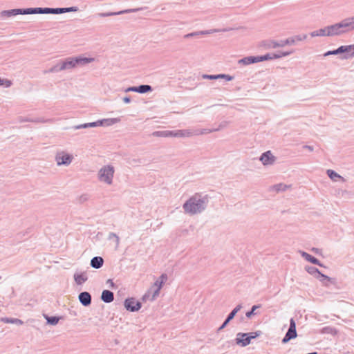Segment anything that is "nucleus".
I'll return each instance as SVG.
<instances>
[{"label":"nucleus","instance_id":"nucleus-44","mask_svg":"<svg viewBox=\"0 0 354 354\" xmlns=\"http://www.w3.org/2000/svg\"><path fill=\"white\" fill-rule=\"evenodd\" d=\"M113 238L115 239L116 245H118L119 243H120V238H119V236L116 234H115L114 232H110L109 234V236H108V239L111 240V239H112Z\"/></svg>","mask_w":354,"mask_h":354},{"label":"nucleus","instance_id":"nucleus-12","mask_svg":"<svg viewBox=\"0 0 354 354\" xmlns=\"http://www.w3.org/2000/svg\"><path fill=\"white\" fill-rule=\"evenodd\" d=\"M78 299L83 306L87 307L91 304V295L86 291L82 292L78 295Z\"/></svg>","mask_w":354,"mask_h":354},{"label":"nucleus","instance_id":"nucleus-13","mask_svg":"<svg viewBox=\"0 0 354 354\" xmlns=\"http://www.w3.org/2000/svg\"><path fill=\"white\" fill-rule=\"evenodd\" d=\"M250 337H248L246 333H239L235 339L236 344L243 347L246 346L250 344Z\"/></svg>","mask_w":354,"mask_h":354},{"label":"nucleus","instance_id":"nucleus-40","mask_svg":"<svg viewBox=\"0 0 354 354\" xmlns=\"http://www.w3.org/2000/svg\"><path fill=\"white\" fill-rule=\"evenodd\" d=\"M62 14L66 13V12H77L79 10L78 7L77 6H72V7H67V8H62Z\"/></svg>","mask_w":354,"mask_h":354},{"label":"nucleus","instance_id":"nucleus-59","mask_svg":"<svg viewBox=\"0 0 354 354\" xmlns=\"http://www.w3.org/2000/svg\"><path fill=\"white\" fill-rule=\"evenodd\" d=\"M311 251L313 252L314 253H315L316 254H321V253H322V250L319 248H313L311 249Z\"/></svg>","mask_w":354,"mask_h":354},{"label":"nucleus","instance_id":"nucleus-28","mask_svg":"<svg viewBox=\"0 0 354 354\" xmlns=\"http://www.w3.org/2000/svg\"><path fill=\"white\" fill-rule=\"evenodd\" d=\"M44 317L46 320V323L49 325H52V326H55L56 325L59 319H60V317H57V316H48L47 315H44Z\"/></svg>","mask_w":354,"mask_h":354},{"label":"nucleus","instance_id":"nucleus-42","mask_svg":"<svg viewBox=\"0 0 354 354\" xmlns=\"http://www.w3.org/2000/svg\"><path fill=\"white\" fill-rule=\"evenodd\" d=\"M328 28L327 26L320 28L318 30L319 37H329V34H328Z\"/></svg>","mask_w":354,"mask_h":354},{"label":"nucleus","instance_id":"nucleus-38","mask_svg":"<svg viewBox=\"0 0 354 354\" xmlns=\"http://www.w3.org/2000/svg\"><path fill=\"white\" fill-rule=\"evenodd\" d=\"M260 305H254L251 310L248 311L246 313H245V316L248 317V318H251L252 316L254 315L256 313H254L255 310H257V308H260Z\"/></svg>","mask_w":354,"mask_h":354},{"label":"nucleus","instance_id":"nucleus-45","mask_svg":"<svg viewBox=\"0 0 354 354\" xmlns=\"http://www.w3.org/2000/svg\"><path fill=\"white\" fill-rule=\"evenodd\" d=\"M292 53V51H290V52H280L279 53H274V57H276V59H279V58H281L283 57L288 56Z\"/></svg>","mask_w":354,"mask_h":354},{"label":"nucleus","instance_id":"nucleus-14","mask_svg":"<svg viewBox=\"0 0 354 354\" xmlns=\"http://www.w3.org/2000/svg\"><path fill=\"white\" fill-rule=\"evenodd\" d=\"M316 279H318L320 282H322L323 286L326 287L329 286L330 284L334 285L336 283V279L335 278H331L322 273L320 271Z\"/></svg>","mask_w":354,"mask_h":354},{"label":"nucleus","instance_id":"nucleus-19","mask_svg":"<svg viewBox=\"0 0 354 354\" xmlns=\"http://www.w3.org/2000/svg\"><path fill=\"white\" fill-rule=\"evenodd\" d=\"M19 121L24 122H31L35 123H45L51 121L50 119H44L43 118H29V117H20Z\"/></svg>","mask_w":354,"mask_h":354},{"label":"nucleus","instance_id":"nucleus-39","mask_svg":"<svg viewBox=\"0 0 354 354\" xmlns=\"http://www.w3.org/2000/svg\"><path fill=\"white\" fill-rule=\"evenodd\" d=\"M152 136L155 137L167 138V130L153 131Z\"/></svg>","mask_w":354,"mask_h":354},{"label":"nucleus","instance_id":"nucleus-51","mask_svg":"<svg viewBox=\"0 0 354 354\" xmlns=\"http://www.w3.org/2000/svg\"><path fill=\"white\" fill-rule=\"evenodd\" d=\"M217 32H218V30H217V29H210V30H207L199 31V33L201 34V35H209V34H212V33Z\"/></svg>","mask_w":354,"mask_h":354},{"label":"nucleus","instance_id":"nucleus-26","mask_svg":"<svg viewBox=\"0 0 354 354\" xmlns=\"http://www.w3.org/2000/svg\"><path fill=\"white\" fill-rule=\"evenodd\" d=\"M0 321L6 324H14L17 325H22L24 322L21 319L12 317H1Z\"/></svg>","mask_w":354,"mask_h":354},{"label":"nucleus","instance_id":"nucleus-27","mask_svg":"<svg viewBox=\"0 0 354 354\" xmlns=\"http://www.w3.org/2000/svg\"><path fill=\"white\" fill-rule=\"evenodd\" d=\"M326 174L333 181H337L339 179H341L342 181H344V178L341 176L339 174H337L335 171L332 169H328L326 171Z\"/></svg>","mask_w":354,"mask_h":354},{"label":"nucleus","instance_id":"nucleus-4","mask_svg":"<svg viewBox=\"0 0 354 354\" xmlns=\"http://www.w3.org/2000/svg\"><path fill=\"white\" fill-rule=\"evenodd\" d=\"M293 44H294V40L289 39L288 38H287L286 39H284V40H281L279 41L268 40V41H263L262 42V45L267 49L276 48L277 47H283L286 45H293Z\"/></svg>","mask_w":354,"mask_h":354},{"label":"nucleus","instance_id":"nucleus-32","mask_svg":"<svg viewBox=\"0 0 354 354\" xmlns=\"http://www.w3.org/2000/svg\"><path fill=\"white\" fill-rule=\"evenodd\" d=\"M288 187L289 186L283 183H278L272 186L270 189L279 192L281 191H286Z\"/></svg>","mask_w":354,"mask_h":354},{"label":"nucleus","instance_id":"nucleus-10","mask_svg":"<svg viewBox=\"0 0 354 354\" xmlns=\"http://www.w3.org/2000/svg\"><path fill=\"white\" fill-rule=\"evenodd\" d=\"M342 59H347L349 58L354 57V44L340 46Z\"/></svg>","mask_w":354,"mask_h":354},{"label":"nucleus","instance_id":"nucleus-48","mask_svg":"<svg viewBox=\"0 0 354 354\" xmlns=\"http://www.w3.org/2000/svg\"><path fill=\"white\" fill-rule=\"evenodd\" d=\"M88 128V123H84L78 125H75L71 127V129L77 130L81 129H86Z\"/></svg>","mask_w":354,"mask_h":354},{"label":"nucleus","instance_id":"nucleus-62","mask_svg":"<svg viewBox=\"0 0 354 354\" xmlns=\"http://www.w3.org/2000/svg\"><path fill=\"white\" fill-rule=\"evenodd\" d=\"M310 36L312 37H319L318 30L311 32H310Z\"/></svg>","mask_w":354,"mask_h":354},{"label":"nucleus","instance_id":"nucleus-31","mask_svg":"<svg viewBox=\"0 0 354 354\" xmlns=\"http://www.w3.org/2000/svg\"><path fill=\"white\" fill-rule=\"evenodd\" d=\"M242 308V305H237L227 316L226 319L229 321H231L234 319L236 313Z\"/></svg>","mask_w":354,"mask_h":354},{"label":"nucleus","instance_id":"nucleus-41","mask_svg":"<svg viewBox=\"0 0 354 354\" xmlns=\"http://www.w3.org/2000/svg\"><path fill=\"white\" fill-rule=\"evenodd\" d=\"M306 37H307L306 35H295L294 37H290L288 39H293L294 40V44H295L296 43V41L304 40V39H306Z\"/></svg>","mask_w":354,"mask_h":354},{"label":"nucleus","instance_id":"nucleus-46","mask_svg":"<svg viewBox=\"0 0 354 354\" xmlns=\"http://www.w3.org/2000/svg\"><path fill=\"white\" fill-rule=\"evenodd\" d=\"M248 61H249L250 64L260 62L259 55L258 56H248Z\"/></svg>","mask_w":354,"mask_h":354},{"label":"nucleus","instance_id":"nucleus-3","mask_svg":"<svg viewBox=\"0 0 354 354\" xmlns=\"http://www.w3.org/2000/svg\"><path fill=\"white\" fill-rule=\"evenodd\" d=\"M114 172L115 170L113 166H104L100 169L98 172V179L101 182H104L108 185H111L113 182Z\"/></svg>","mask_w":354,"mask_h":354},{"label":"nucleus","instance_id":"nucleus-16","mask_svg":"<svg viewBox=\"0 0 354 354\" xmlns=\"http://www.w3.org/2000/svg\"><path fill=\"white\" fill-rule=\"evenodd\" d=\"M120 121V119L118 118H107V119H102L96 121L97 127H109L113 125Z\"/></svg>","mask_w":354,"mask_h":354},{"label":"nucleus","instance_id":"nucleus-36","mask_svg":"<svg viewBox=\"0 0 354 354\" xmlns=\"http://www.w3.org/2000/svg\"><path fill=\"white\" fill-rule=\"evenodd\" d=\"M339 54H342V50H341L340 46L338 47L337 49H335L333 50H328V51L326 52L324 54V56L326 57V56H329V55H339Z\"/></svg>","mask_w":354,"mask_h":354},{"label":"nucleus","instance_id":"nucleus-61","mask_svg":"<svg viewBox=\"0 0 354 354\" xmlns=\"http://www.w3.org/2000/svg\"><path fill=\"white\" fill-rule=\"evenodd\" d=\"M35 14H42V8H34Z\"/></svg>","mask_w":354,"mask_h":354},{"label":"nucleus","instance_id":"nucleus-9","mask_svg":"<svg viewBox=\"0 0 354 354\" xmlns=\"http://www.w3.org/2000/svg\"><path fill=\"white\" fill-rule=\"evenodd\" d=\"M167 279V276L166 274H162L160 277L154 283V286L156 287V288L154 290L153 296H152V300H153L160 293V290L161 288L162 287V285L164 284L165 281Z\"/></svg>","mask_w":354,"mask_h":354},{"label":"nucleus","instance_id":"nucleus-20","mask_svg":"<svg viewBox=\"0 0 354 354\" xmlns=\"http://www.w3.org/2000/svg\"><path fill=\"white\" fill-rule=\"evenodd\" d=\"M101 299L104 303H111L114 299V294L111 290H104L101 295Z\"/></svg>","mask_w":354,"mask_h":354},{"label":"nucleus","instance_id":"nucleus-33","mask_svg":"<svg viewBox=\"0 0 354 354\" xmlns=\"http://www.w3.org/2000/svg\"><path fill=\"white\" fill-rule=\"evenodd\" d=\"M62 71H64L62 68V64L61 61L57 64L56 65L53 66V67L50 68L48 71V73H58Z\"/></svg>","mask_w":354,"mask_h":354},{"label":"nucleus","instance_id":"nucleus-63","mask_svg":"<svg viewBox=\"0 0 354 354\" xmlns=\"http://www.w3.org/2000/svg\"><path fill=\"white\" fill-rule=\"evenodd\" d=\"M88 128L89 127H97L96 121L92 122H88Z\"/></svg>","mask_w":354,"mask_h":354},{"label":"nucleus","instance_id":"nucleus-35","mask_svg":"<svg viewBox=\"0 0 354 354\" xmlns=\"http://www.w3.org/2000/svg\"><path fill=\"white\" fill-rule=\"evenodd\" d=\"M321 332L324 334H335L337 331L336 329L333 327L326 326L322 329Z\"/></svg>","mask_w":354,"mask_h":354},{"label":"nucleus","instance_id":"nucleus-53","mask_svg":"<svg viewBox=\"0 0 354 354\" xmlns=\"http://www.w3.org/2000/svg\"><path fill=\"white\" fill-rule=\"evenodd\" d=\"M248 57H243L238 61V64L245 65V66L249 65L250 64L249 61H248Z\"/></svg>","mask_w":354,"mask_h":354},{"label":"nucleus","instance_id":"nucleus-58","mask_svg":"<svg viewBox=\"0 0 354 354\" xmlns=\"http://www.w3.org/2000/svg\"><path fill=\"white\" fill-rule=\"evenodd\" d=\"M42 14H51V8H42Z\"/></svg>","mask_w":354,"mask_h":354},{"label":"nucleus","instance_id":"nucleus-7","mask_svg":"<svg viewBox=\"0 0 354 354\" xmlns=\"http://www.w3.org/2000/svg\"><path fill=\"white\" fill-rule=\"evenodd\" d=\"M145 9H147V7H144V8L142 7V8H138L126 9V10L118 11V12H100V13H98L97 15L100 17H106L120 15H122V14L138 12L140 10H143Z\"/></svg>","mask_w":354,"mask_h":354},{"label":"nucleus","instance_id":"nucleus-64","mask_svg":"<svg viewBox=\"0 0 354 354\" xmlns=\"http://www.w3.org/2000/svg\"><path fill=\"white\" fill-rule=\"evenodd\" d=\"M304 149H307L308 150L313 151V147L310 145H304L303 147Z\"/></svg>","mask_w":354,"mask_h":354},{"label":"nucleus","instance_id":"nucleus-55","mask_svg":"<svg viewBox=\"0 0 354 354\" xmlns=\"http://www.w3.org/2000/svg\"><path fill=\"white\" fill-rule=\"evenodd\" d=\"M230 321H229L227 319H225L223 323L220 326V327L218 328V331H221L223 328H225L227 324L230 323Z\"/></svg>","mask_w":354,"mask_h":354},{"label":"nucleus","instance_id":"nucleus-5","mask_svg":"<svg viewBox=\"0 0 354 354\" xmlns=\"http://www.w3.org/2000/svg\"><path fill=\"white\" fill-rule=\"evenodd\" d=\"M297 336V333L296 330V322L294 318H291L290 319L289 328L288 329V331L285 334V336L283 337L281 342L283 344H286L291 339L296 338Z\"/></svg>","mask_w":354,"mask_h":354},{"label":"nucleus","instance_id":"nucleus-43","mask_svg":"<svg viewBox=\"0 0 354 354\" xmlns=\"http://www.w3.org/2000/svg\"><path fill=\"white\" fill-rule=\"evenodd\" d=\"M35 14L34 8H21V15H33Z\"/></svg>","mask_w":354,"mask_h":354},{"label":"nucleus","instance_id":"nucleus-54","mask_svg":"<svg viewBox=\"0 0 354 354\" xmlns=\"http://www.w3.org/2000/svg\"><path fill=\"white\" fill-rule=\"evenodd\" d=\"M198 35H201V34L199 33V31L188 33V34L185 35L184 36V37L185 38H190V37H196V36H198Z\"/></svg>","mask_w":354,"mask_h":354},{"label":"nucleus","instance_id":"nucleus-34","mask_svg":"<svg viewBox=\"0 0 354 354\" xmlns=\"http://www.w3.org/2000/svg\"><path fill=\"white\" fill-rule=\"evenodd\" d=\"M274 53H267L263 55H259V61L263 62V61H266V60H270V59H276V57H274Z\"/></svg>","mask_w":354,"mask_h":354},{"label":"nucleus","instance_id":"nucleus-8","mask_svg":"<svg viewBox=\"0 0 354 354\" xmlns=\"http://www.w3.org/2000/svg\"><path fill=\"white\" fill-rule=\"evenodd\" d=\"M73 158L72 155L64 151L57 153L55 156V160L58 165H68L72 162Z\"/></svg>","mask_w":354,"mask_h":354},{"label":"nucleus","instance_id":"nucleus-52","mask_svg":"<svg viewBox=\"0 0 354 354\" xmlns=\"http://www.w3.org/2000/svg\"><path fill=\"white\" fill-rule=\"evenodd\" d=\"M51 14H53V15L62 14V8H51Z\"/></svg>","mask_w":354,"mask_h":354},{"label":"nucleus","instance_id":"nucleus-25","mask_svg":"<svg viewBox=\"0 0 354 354\" xmlns=\"http://www.w3.org/2000/svg\"><path fill=\"white\" fill-rule=\"evenodd\" d=\"M74 279L77 285H82L87 281L88 277L85 273H75L74 274Z\"/></svg>","mask_w":354,"mask_h":354},{"label":"nucleus","instance_id":"nucleus-2","mask_svg":"<svg viewBox=\"0 0 354 354\" xmlns=\"http://www.w3.org/2000/svg\"><path fill=\"white\" fill-rule=\"evenodd\" d=\"M93 57H86L82 56L70 57L61 61L64 70H69L78 66H85L92 62Z\"/></svg>","mask_w":354,"mask_h":354},{"label":"nucleus","instance_id":"nucleus-11","mask_svg":"<svg viewBox=\"0 0 354 354\" xmlns=\"http://www.w3.org/2000/svg\"><path fill=\"white\" fill-rule=\"evenodd\" d=\"M259 160L263 165H270L274 163L275 157L272 154L270 151H267L261 155Z\"/></svg>","mask_w":354,"mask_h":354},{"label":"nucleus","instance_id":"nucleus-22","mask_svg":"<svg viewBox=\"0 0 354 354\" xmlns=\"http://www.w3.org/2000/svg\"><path fill=\"white\" fill-rule=\"evenodd\" d=\"M104 259L101 257H95L91 259L90 265L92 268L99 269L102 267Z\"/></svg>","mask_w":354,"mask_h":354},{"label":"nucleus","instance_id":"nucleus-29","mask_svg":"<svg viewBox=\"0 0 354 354\" xmlns=\"http://www.w3.org/2000/svg\"><path fill=\"white\" fill-rule=\"evenodd\" d=\"M137 88H138L137 93H142V94L146 93L148 92H151L153 91L151 86L148 85V84H142V85L137 86Z\"/></svg>","mask_w":354,"mask_h":354},{"label":"nucleus","instance_id":"nucleus-18","mask_svg":"<svg viewBox=\"0 0 354 354\" xmlns=\"http://www.w3.org/2000/svg\"><path fill=\"white\" fill-rule=\"evenodd\" d=\"M301 257H304L307 261L310 262L313 264L323 267L324 265L320 262L319 259L312 256L311 254L306 252H301Z\"/></svg>","mask_w":354,"mask_h":354},{"label":"nucleus","instance_id":"nucleus-23","mask_svg":"<svg viewBox=\"0 0 354 354\" xmlns=\"http://www.w3.org/2000/svg\"><path fill=\"white\" fill-rule=\"evenodd\" d=\"M176 138H189L193 136V129L176 130Z\"/></svg>","mask_w":354,"mask_h":354},{"label":"nucleus","instance_id":"nucleus-1","mask_svg":"<svg viewBox=\"0 0 354 354\" xmlns=\"http://www.w3.org/2000/svg\"><path fill=\"white\" fill-rule=\"evenodd\" d=\"M209 196L203 193H196L183 205L186 214L195 215L203 212L207 207Z\"/></svg>","mask_w":354,"mask_h":354},{"label":"nucleus","instance_id":"nucleus-21","mask_svg":"<svg viewBox=\"0 0 354 354\" xmlns=\"http://www.w3.org/2000/svg\"><path fill=\"white\" fill-rule=\"evenodd\" d=\"M18 15H21V8L3 10L0 13L1 17H11Z\"/></svg>","mask_w":354,"mask_h":354},{"label":"nucleus","instance_id":"nucleus-50","mask_svg":"<svg viewBox=\"0 0 354 354\" xmlns=\"http://www.w3.org/2000/svg\"><path fill=\"white\" fill-rule=\"evenodd\" d=\"M218 79H225L226 81H231L234 79V77L226 74H218Z\"/></svg>","mask_w":354,"mask_h":354},{"label":"nucleus","instance_id":"nucleus-47","mask_svg":"<svg viewBox=\"0 0 354 354\" xmlns=\"http://www.w3.org/2000/svg\"><path fill=\"white\" fill-rule=\"evenodd\" d=\"M246 334L248 335V337H249L250 338V341L251 342V340L252 339H254L256 338L257 337L259 336L260 334H261V331H256V332H250V333H246Z\"/></svg>","mask_w":354,"mask_h":354},{"label":"nucleus","instance_id":"nucleus-17","mask_svg":"<svg viewBox=\"0 0 354 354\" xmlns=\"http://www.w3.org/2000/svg\"><path fill=\"white\" fill-rule=\"evenodd\" d=\"M339 24L341 26L340 28L342 31H343V34L353 30L351 17L341 21L339 22Z\"/></svg>","mask_w":354,"mask_h":354},{"label":"nucleus","instance_id":"nucleus-56","mask_svg":"<svg viewBox=\"0 0 354 354\" xmlns=\"http://www.w3.org/2000/svg\"><path fill=\"white\" fill-rule=\"evenodd\" d=\"M167 138L175 137L176 138V130H167Z\"/></svg>","mask_w":354,"mask_h":354},{"label":"nucleus","instance_id":"nucleus-15","mask_svg":"<svg viewBox=\"0 0 354 354\" xmlns=\"http://www.w3.org/2000/svg\"><path fill=\"white\" fill-rule=\"evenodd\" d=\"M340 25L339 23L334 24L333 25L327 26L328 28V34H329V37L338 36L343 34V31H342Z\"/></svg>","mask_w":354,"mask_h":354},{"label":"nucleus","instance_id":"nucleus-57","mask_svg":"<svg viewBox=\"0 0 354 354\" xmlns=\"http://www.w3.org/2000/svg\"><path fill=\"white\" fill-rule=\"evenodd\" d=\"M137 86H130V87H128L125 90H124V92L126 93H128V92H136L137 93Z\"/></svg>","mask_w":354,"mask_h":354},{"label":"nucleus","instance_id":"nucleus-49","mask_svg":"<svg viewBox=\"0 0 354 354\" xmlns=\"http://www.w3.org/2000/svg\"><path fill=\"white\" fill-rule=\"evenodd\" d=\"M202 77H203V79H205V80H218V75H206V74H204V75H203Z\"/></svg>","mask_w":354,"mask_h":354},{"label":"nucleus","instance_id":"nucleus-37","mask_svg":"<svg viewBox=\"0 0 354 354\" xmlns=\"http://www.w3.org/2000/svg\"><path fill=\"white\" fill-rule=\"evenodd\" d=\"M12 82L11 80L8 79H2L0 77V86H3L4 88H9L12 86Z\"/></svg>","mask_w":354,"mask_h":354},{"label":"nucleus","instance_id":"nucleus-60","mask_svg":"<svg viewBox=\"0 0 354 354\" xmlns=\"http://www.w3.org/2000/svg\"><path fill=\"white\" fill-rule=\"evenodd\" d=\"M122 100L123 102L125 103V104H129L131 102V97L129 96H125L122 98Z\"/></svg>","mask_w":354,"mask_h":354},{"label":"nucleus","instance_id":"nucleus-30","mask_svg":"<svg viewBox=\"0 0 354 354\" xmlns=\"http://www.w3.org/2000/svg\"><path fill=\"white\" fill-rule=\"evenodd\" d=\"M305 270L308 274L314 276L315 278H317V277L319 272V270L318 268H317L314 266H306L305 267Z\"/></svg>","mask_w":354,"mask_h":354},{"label":"nucleus","instance_id":"nucleus-24","mask_svg":"<svg viewBox=\"0 0 354 354\" xmlns=\"http://www.w3.org/2000/svg\"><path fill=\"white\" fill-rule=\"evenodd\" d=\"M220 128L217 129H193V136H199L217 131Z\"/></svg>","mask_w":354,"mask_h":354},{"label":"nucleus","instance_id":"nucleus-6","mask_svg":"<svg viewBox=\"0 0 354 354\" xmlns=\"http://www.w3.org/2000/svg\"><path fill=\"white\" fill-rule=\"evenodd\" d=\"M124 306L127 310L130 312H136L141 308L142 304L139 301L136 300L135 298L130 297L124 300Z\"/></svg>","mask_w":354,"mask_h":354}]
</instances>
